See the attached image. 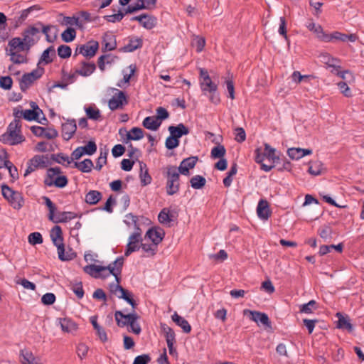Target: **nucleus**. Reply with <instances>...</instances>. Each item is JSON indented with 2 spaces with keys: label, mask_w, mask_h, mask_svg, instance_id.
<instances>
[{
  "label": "nucleus",
  "mask_w": 364,
  "mask_h": 364,
  "mask_svg": "<svg viewBox=\"0 0 364 364\" xmlns=\"http://www.w3.org/2000/svg\"><path fill=\"white\" fill-rule=\"evenodd\" d=\"M23 38L15 37L10 40L12 47L19 48L20 50L29 51L31 47L38 43L41 36L39 34V28H37L36 23L28 26L22 32Z\"/></svg>",
  "instance_id": "obj_1"
},
{
  "label": "nucleus",
  "mask_w": 364,
  "mask_h": 364,
  "mask_svg": "<svg viewBox=\"0 0 364 364\" xmlns=\"http://www.w3.org/2000/svg\"><path fill=\"white\" fill-rule=\"evenodd\" d=\"M115 321L119 327H124L129 326L128 331L132 332L136 335H139L141 332V328L137 320L139 316L133 311V312L124 314L122 311H116L114 313Z\"/></svg>",
  "instance_id": "obj_2"
},
{
  "label": "nucleus",
  "mask_w": 364,
  "mask_h": 364,
  "mask_svg": "<svg viewBox=\"0 0 364 364\" xmlns=\"http://www.w3.org/2000/svg\"><path fill=\"white\" fill-rule=\"evenodd\" d=\"M163 174L166 178V193L173 196L180 189V171L176 166L168 165L163 168Z\"/></svg>",
  "instance_id": "obj_3"
},
{
  "label": "nucleus",
  "mask_w": 364,
  "mask_h": 364,
  "mask_svg": "<svg viewBox=\"0 0 364 364\" xmlns=\"http://www.w3.org/2000/svg\"><path fill=\"white\" fill-rule=\"evenodd\" d=\"M124 257L120 256L116 259L115 261L110 263L107 266H100L96 264H91L89 269H95L96 273L108 271L109 275L112 274L115 277V280L118 284L121 282V274L124 265Z\"/></svg>",
  "instance_id": "obj_4"
},
{
  "label": "nucleus",
  "mask_w": 364,
  "mask_h": 364,
  "mask_svg": "<svg viewBox=\"0 0 364 364\" xmlns=\"http://www.w3.org/2000/svg\"><path fill=\"white\" fill-rule=\"evenodd\" d=\"M50 237L53 243L57 247L58 258L61 261H68L73 259L70 255H65V245L63 243V231L59 225L54 226L50 230Z\"/></svg>",
  "instance_id": "obj_5"
},
{
  "label": "nucleus",
  "mask_w": 364,
  "mask_h": 364,
  "mask_svg": "<svg viewBox=\"0 0 364 364\" xmlns=\"http://www.w3.org/2000/svg\"><path fill=\"white\" fill-rule=\"evenodd\" d=\"M1 188L3 197L14 209L19 210L23 206L24 199L20 192L14 191L5 183H3Z\"/></svg>",
  "instance_id": "obj_6"
},
{
  "label": "nucleus",
  "mask_w": 364,
  "mask_h": 364,
  "mask_svg": "<svg viewBox=\"0 0 364 364\" xmlns=\"http://www.w3.org/2000/svg\"><path fill=\"white\" fill-rule=\"evenodd\" d=\"M117 92L108 101V107L112 111L122 109L129 103L128 96L125 92L113 88Z\"/></svg>",
  "instance_id": "obj_7"
},
{
  "label": "nucleus",
  "mask_w": 364,
  "mask_h": 364,
  "mask_svg": "<svg viewBox=\"0 0 364 364\" xmlns=\"http://www.w3.org/2000/svg\"><path fill=\"white\" fill-rule=\"evenodd\" d=\"M99 49V43L97 41H90L87 44L78 46L75 51L74 57L78 54H82L83 56L91 58L94 57Z\"/></svg>",
  "instance_id": "obj_8"
},
{
  "label": "nucleus",
  "mask_w": 364,
  "mask_h": 364,
  "mask_svg": "<svg viewBox=\"0 0 364 364\" xmlns=\"http://www.w3.org/2000/svg\"><path fill=\"white\" fill-rule=\"evenodd\" d=\"M323 41L331 42L333 41H338L341 42H346L348 41L350 42H355L358 39V36L355 33L345 34L339 31H334L330 34L323 35Z\"/></svg>",
  "instance_id": "obj_9"
},
{
  "label": "nucleus",
  "mask_w": 364,
  "mask_h": 364,
  "mask_svg": "<svg viewBox=\"0 0 364 364\" xmlns=\"http://www.w3.org/2000/svg\"><path fill=\"white\" fill-rule=\"evenodd\" d=\"M243 315L247 316L251 321L258 323L260 322L265 326L270 327L271 321L267 314L249 309L243 310Z\"/></svg>",
  "instance_id": "obj_10"
},
{
  "label": "nucleus",
  "mask_w": 364,
  "mask_h": 364,
  "mask_svg": "<svg viewBox=\"0 0 364 364\" xmlns=\"http://www.w3.org/2000/svg\"><path fill=\"white\" fill-rule=\"evenodd\" d=\"M26 140L25 136L21 132L10 131L6 132L0 136V141L3 144H9L10 145H16Z\"/></svg>",
  "instance_id": "obj_11"
},
{
  "label": "nucleus",
  "mask_w": 364,
  "mask_h": 364,
  "mask_svg": "<svg viewBox=\"0 0 364 364\" xmlns=\"http://www.w3.org/2000/svg\"><path fill=\"white\" fill-rule=\"evenodd\" d=\"M37 28H39V33L41 32L46 36V41L53 43L57 38L58 29L56 26L52 25H44L42 22L36 23Z\"/></svg>",
  "instance_id": "obj_12"
},
{
  "label": "nucleus",
  "mask_w": 364,
  "mask_h": 364,
  "mask_svg": "<svg viewBox=\"0 0 364 364\" xmlns=\"http://www.w3.org/2000/svg\"><path fill=\"white\" fill-rule=\"evenodd\" d=\"M11 45L10 41H9V48L6 49V55H10V60L14 64L27 63L28 59L26 56L18 53L20 52L19 48H13Z\"/></svg>",
  "instance_id": "obj_13"
},
{
  "label": "nucleus",
  "mask_w": 364,
  "mask_h": 364,
  "mask_svg": "<svg viewBox=\"0 0 364 364\" xmlns=\"http://www.w3.org/2000/svg\"><path fill=\"white\" fill-rule=\"evenodd\" d=\"M146 237L150 239L153 244L158 247L165 236V231L163 228L159 227H154L149 228L146 232Z\"/></svg>",
  "instance_id": "obj_14"
},
{
  "label": "nucleus",
  "mask_w": 364,
  "mask_h": 364,
  "mask_svg": "<svg viewBox=\"0 0 364 364\" xmlns=\"http://www.w3.org/2000/svg\"><path fill=\"white\" fill-rule=\"evenodd\" d=\"M198 161V157L196 156L186 158L181 162L177 168L179 170L181 174L188 176L191 174L190 169L195 167Z\"/></svg>",
  "instance_id": "obj_15"
},
{
  "label": "nucleus",
  "mask_w": 364,
  "mask_h": 364,
  "mask_svg": "<svg viewBox=\"0 0 364 364\" xmlns=\"http://www.w3.org/2000/svg\"><path fill=\"white\" fill-rule=\"evenodd\" d=\"M77 130L76 122L74 119H68L62 124V136L64 140H70Z\"/></svg>",
  "instance_id": "obj_16"
},
{
  "label": "nucleus",
  "mask_w": 364,
  "mask_h": 364,
  "mask_svg": "<svg viewBox=\"0 0 364 364\" xmlns=\"http://www.w3.org/2000/svg\"><path fill=\"white\" fill-rule=\"evenodd\" d=\"M102 43L103 46L102 48L103 52L114 50L117 48L116 36H114L112 32L107 31L102 36Z\"/></svg>",
  "instance_id": "obj_17"
},
{
  "label": "nucleus",
  "mask_w": 364,
  "mask_h": 364,
  "mask_svg": "<svg viewBox=\"0 0 364 364\" xmlns=\"http://www.w3.org/2000/svg\"><path fill=\"white\" fill-rule=\"evenodd\" d=\"M117 289H119V291L120 292L119 295H117L119 299H122L127 302L132 308L133 311L137 307L138 304L134 299V294L132 291L123 288L120 284L117 283V286H116Z\"/></svg>",
  "instance_id": "obj_18"
},
{
  "label": "nucleus",
  "mask_w": 364,
  "mask_h": 364,
  "mask_svg": "<svg viewBox=\"0 0 364 364\" xmlns=\"http://www.w3.org/2000/svg\"><path fill=\"white\" fill-rule=\"evenodd\" d=\"M257 213L258 217L262 220H267L272 214L269 203L267 200L261 199L257 207Z\"/></svg>",
  "instance_id": "obj_19"
},
{
  "label": "nucleus",
  "mask_w": 364,
  "mask_h": 364,
  "mask_svg": "<svg viewBox=\"0 0 364 364\" xmlns=\"http://www.w3.org/2000/svg\"><path fill=\"white\" fill-rule=\"evenodd\" d=\"M143 46V41L141 38H129V43L119 49L121 52L132 53Z\"/></svg>",
  "instance_id": "obj_20"
},
{
  "label": "nucleus",
  "mask_w": 364,
  "mask_h": 364,
  "mask_svg": "<svg viewBox=\"0 0 364 364\" xmlns=\"http://www.w3.org/2000/svg\"><path fill=\"white\" fill-rule=\"evenodd\" d=\"M312 154V150L309 149L289 148L287 150V154L292 160H299L306 155Z\"/></svg>",
  "instance_id": "obj_21"
},
{
  "label": "nucleus",
  "mask_w": 364,
  "mask_h": 364,
  "mask_svg": "<svg viewBox=\"0 0 364 364\" xmlns=\"http://www.w3.org/2000/svg\"><path fill=\"white\" fill-rule=\"evenodd\" d=\"M168 129L171 134L178 139L183 136L188 134L190 132L189 129L183 123H180L176 126H169Z\"/></svg>",
  "instance_id": "obj_22"
},
{
  "label": "nucleus",
  "mask_w": 364,
  "mask_h": 364,
  "mask_svg": "<svg viewBox=\"0 0 364 364\" xmlns=\"http://www.w3.org/2000/svg\"><path fill=\"white\" fill-rule=\"evenodd\" d=\"M82 68L75 70V73L83 77H87L93 73L96 69V65L94 63H87L86 61L81 62Z\"/></svg>",
  "instance_id": "obj_23"
},
{
  "label": "nucleus",
  "mask_w": 364,
  "mask_h": 364,
  "mask_svg": "<svg viewBox=\"0 0 364 364\" xmlns=\"http://www.w3.org/2000/svg\"><path fill=\"white\" fill-rule=\"evenodd\" d=\"M171 318L173 321L180 326L184 333H189L191 331V326L188 321L179 316L176 312L172 315Z\"/></svg>",
  "instance_id": "obj_24"
},
{
  "label": "nucleus",
  "mask_w": 364,
  "mask_h": 364,
  "mask_svg": "<svg viewBox=\"0 0 364 364\" xmlns=\"http://www.w3.org/2000/svg\"><path fill=\"white\" fill-rule=\"evenodd\" d=\"M336 316L338 318L336 325L338 328L346 329L348 332L353 331V326L350 323L348 316L345 317L341 312H337Z\"/></svg>",
  "instance_id": "obj_25"
},
{
  "label": "nucleus",
  "mask_w": 364,
  "mask_h": 364,
  "mask_svg": "<svg viewBox=\"0 0 364 364\" xmlns=\"http://www.w3.org/2000/svg\"><path fill=\"white\" fill-rule=\"evenodd\" d=\"M60 324L63 331L74 333L77 331V324L68 318H60Z\"/></svg>",
  "instance_id": "obj_26"
},
{
  "label": "nucleus",
  "mask_w": 364,
  "mask_h": 364,
  "mask_svg": "<svg viewBox=\"0 0 364 364\" xmlns=\"http://www.w3.org/2000/svg\"><path fill=\"white\" fill-rule=\"evenodd\" d=\"M55 56L56 54L55 48L53 46H51L43 52L38 65L41 64L42 62H43L46 65L51 63Z\"/></svg>",
  "instance_id": "obj_27"
},
{
  "label": "nucleus",
  "mask_w": 364,
  "mask_h": 364,
  "mask_svg": "<svg viewBox=\"0 0 364 364\" xmlns=\"http://www.w3.org/2000/svg\"><path fill=\"white\" fill-rule=\"evenodd\" d=\"M139 166H140V180H141V184L142 186H147L151 183V176L149 173V171L146 168V165L142 161H139Z\"/></svg>",
  "instance_id": "obj_28"
},
{
  "label": "nucleus",
  "mask_w": 364,
  "mask_h": 364,
  "mask_svg": "<svg viewBox=\"0 0 364 364\" xmlns=\"http://www.w3.org/2000/svg\"><path fill=\"white\" fill-rule=\"evenodd\" d=\"M45 159H47V156L36 155L28 161V164L33 165L34 168H46L50 165L51 163L48 161H46Z\"/></svg>",
  "instance_id": "obj_29"
},
{
  "label": "nucleus",
  "mask_w": 364,
  "mask_h": 364,
  "mask_svg": "<svg viewBox=\"0 0 364 364\" xmlns=\"http://www.w3.org/2000/svg\"><path fill=\"white\" fill-rule=\"evenodd\" d=\"M102 194L99 191H90L85 196V202L89 205H96L102 199Z\"/></svg>",
  "instance_id": "obj_30"
},
{
  "label": "nucleus",
  "mask_w": 364,
  "mask_h": 364,
  "mask_svg": "<svg viewBox=\"0 0 364 364\" xmlns=\"http://www.w3.org/2000/svg\"><path fill=\"white\" fill-rule=\"evenodd\" d=\"M127 139L124 143H127L128 141L134 140L137 141L144 137V131L139 127H133L129 132H127Z\"/></svg>",
  "instance_id": "obj_31"
},
{
  "label": "nucleus",
  "mask_w": 364,
  "mask_h": 364,
  "mask_svg": "<svg viewBox=\"0 0 364 364\" xmlns=\"http://www.w3.org/2000/svg\"><path fill=\"white\" fill-rule=\"evenodd\" d=\"M77 214L73 212H59L58 215L53 217V223H67L68 221L75 218Z\"/></svg>",
  "instance_id": "obj_32"
},
{
  "label": "nucleus",
  "mask_w": 364,
  "mask_h": 364,
  "mask_svg": "<svg viewBox=\"0 0 364 364\" xmlns=\"http://www.w3.org/2000/svg\"><path fill=\"white\" fill-rule=\"evenodd\" d=\"M318 304L315 300H311L306 304L299 306V313L310 314L318 309Z\"/></svg>",
  "instance_id": "obj_33"
},
{
  "label": "nucleus",
  "mask_w": 364,
  "mask_h": 364,
  "mask_svg": "<svg viewBox=\"0 0 364 364\" xmlns=\"http://www.w3.org/2000/svg\"><path fill=\"white\" fill-rule=\"evenodd\" d=\"M142 125L147 129L156 131L161 125V122H159L155 117H146L142 122Z\"/></svg>",
  "instance_id": "obj_34"
},
{
  "label": "nucleus",
  "mask_w": 364,
  "mask_h": 364,
  "mask_svg": "<svg viewBox=\"0 0 364 364\" xmlns=\"http://www.w3.org/2000/svg\"><path fill=\"white\" fill-rule=\"evenodd\" d=\"M93 166V163L90 159H85L81 162L74 163V167L83 173H90L92 171Z\"/></svg>",
  "instance_id": "obj_35"
},
{
  "label": "nucleus",
  "mask_w": 364,
  "mask_h": 364,
  "mask_svg": "<svg viewBox=\"0 0 364 364\" xmlns=\"http://www.w3.org/2000/svg\"><path fill=\"white\" fill-rule=\"evenodd\" d=\"M62 25H75L79 29L83 30L84 26L82 21L79 19V16H64L63 21L61 22Z\"/></svg>",
  "instance_id": "obj_36"
},
{
  "label": "nucleus",
  "mask_w": 364,
  "mask_h": 364,
  "mask_svg": "<svg viewBox=\"0 0 364 364\" xmlns=\"http://www.w3.org/2000/svg\"><path fill=\"white\" fill-rule=\"evenodd\" d=\"M157 24V18L152 16L145 14V18L141 22L140 25L147 30H151Z\"/></svg>",
  "instance_id": "obj_37"
},
{
  "label": "nucleus",
  "mask_w": 364,
  "mask_h": 364,
  "mask_svg": "<svg viewBox=\"0 0 364 364\" xmlns=\"http://www.w3.org/2000/svg\"><path fill=\"white\" fill-rule=\"evenodd\" d=\"M161 328L165 333L166 343H176V335L174 331L166 323H161Z\"/></svg>",
  "instance_id": "obj_38"
},
{
  "label": "nucleus",
  "mask_w": 364,
  "mask_h": 364,
  "mask_svg": "<svg viewBox=\"0 0 364 364\" xmlns=\"http://www.w3.org/2000/svg\"><path fill=\"white\" fill-rule=\"evenodd\" d=\"M190 183L193 188L201 189L205 186L206 179L200 175H196L190 179Z\"/></svg>",
  "instance_id": "obj_39"
},
{
  "label": "nucleus",
  "mask_w": 364,
  "mask_h": 364,
  "mask_svg": "<svg viewBox=\"0 0 364 364\" xmlns=\"http://www.w3.org/2000/svg\"><path fill=\"white\" fill-rule=\"evenodd\" d=\"M69 286L70 287V289L74 292L78 299H82L84 296L85 291L82 282H70Z\"/></svg>",
  "instance_id": "obj_40"
},
{
  "label": "nucleus",
  "mask_w": 364,
  "mask_h": 364,
  "mask_svg": "<svg viewBox=\"0 0 364 364\" xmlns=\"http://www.w3.org/2000/svg\"><path fill=\"white\" fill-rule=\"evenodd\" d=\"M326 64L328 66L333 68L331 70V73L339 76L342 79H346V75H349L351 78H353V74L352 73L348 70H344V71H340L339 69L341 68L340 65H336L335 64H331L329 63V61L326 62Z\"/></svg>",
  "instance_id": "obj_41"
},
{
  "label": "nucleus",
  "mask_w": 364,
  "mask_h": 364,
  "mask_svg": "<svg viewBox=\"0 0 364 364\" xmlns=\"http://www.w3.org/2000/svg\"><path fill=\"white\" fill-rule=\"evenodd\" d=\"M76 38V31L72 27H68L62 33V41L65 43H70Z\"/></svg>",
  "instance_id": "obj_42"
},
{
  "label": "nucleus",
  "mask_w": 364,
  "mask_h": 364,
  "mask_svg": "<svg viewBox=\"0 0 364 364\" xmlns=\"http://www.w3.org/2000/svg\"><path fill=\"white\" fill-rule=\"evenodd\" d=\"M323 164L319 161L310 162L308 172L312 176H318L322 173Z\"/></svg>",
  "instance_id": "obj_43"
},
{
  "label": "nucleus",
  "mask_w": 364,
  "mask_h": 364,
  "mask_svg": "<svg viewBox=\"0 0 364 364\" xmlns=\"http://www.w3.org/2000/svg\"><path fill=\"white\" fill-rule=\"evenodd\" d=\"M225 154L226 149L225 146L218 143V145L212 149L210 156L213 159H222L224 158Z\"/></svg>",
  "instance_id": "obj_44"
},
{
  "label": "nucleus",
  "mask_w": 364,
  "mask_h": 364,
  "mask_svg": "<svg viewBox=\"0 0 364 364\" xmlns=\"http://www.w3.org/2000/svg\"><path fill=\"white\" fill-rule=\"evenodd\" d=\"M34 80L27 73L23 75L19 81L20 89L22 92H26L28 87L33 83Z\"/></svg>",
  "instance_id": "obj_45"
},
{
  "label": "nucleus",
  "mask_w": 364,
  "mask_h": 364,
  "mask_svg": "<svg viewBox=\"0 0 364 364\" xmlns=\"http://www.w3.org/2000/svg\"><path fill=\"white\" fill-rule=\"evenodd\" d=\"M84 155L92 156L97 151V145L95 141L90 140L85 146H80Z\"/></svg>",
  "instance_id": "obj_46"
},
{
  "label": "nucleus",
  "mask_w": 364,
  "mask_h": 364,
  "mask_svg": "<svg viewBox=\"0 0 364 364\" xmlns=\"http://www.w3.org/2000/svg\"><path fill=\"white\" fill-rule=\"evenodd\" d=\"M68 183V179L66 176H58L54 181L49 182L50 187L55 186L56 188H63Z\"/></svg>",
  "instance_id": "obj_47"
},
{
  "label": "nucleus",
  "mask_w": 364,
  "mask_h": 364,
  "mask_svg": "<svg viewBox=\"0 0 364 364\" xmlns=\"http://www.w3.org/2000/svg\"><path fill=\"white\" fill-rule=\"evenodd\" d=\"M42 199L44 200L45 205L49 210L48 219L53 220L54 213L57 209L56 205L52 202V200L47 196H43Z\"/></svg>",
  "instance_id": "obj_48"
},
{
  "label": "nucleus",
  "mask_w": 364,
  "mask_h": 364,
  "mask_svg": "<svg viewBox=\"0 0 364 364\" xmlns=\"http://www.w3.org/2000/svg\"><path fill=\"white\" fill-rule=\"evenodd\" d=\"M85 112L87 118L92 120H98L101 118L100 111L95 107L91 106L85 108Z\"/></svg>",
  "instance_id": "obj_49"
},
{
  "label": "nucleus",
  "mask_w": 364,
  "mask_h": 364,
  "mask_svg": "<svg viewBox=\"0 0 364 364\" xmlns=\"http://www.w3.org/2000/svg\"><path fill=\"white\" fill-rule=\"evenodd\" d=\"M57 51L58 56L63 59L70 58L72 54L71 48L67 45H60Z\"/></svg>",
  "instance_id": "obj_50"
},
{
  "label": "nucleus",
  "mask_w": 364,
  "mask_h": 364,
  "mask_svg": "<svg viewBox=\"0 0 364 364\" xmlns=\"http://www.w3.org/2000/svg\"><path fill=\"white\" fill-rule=\"evenodd\" d=\"M307 28H309V31H314L315 33H316L317 35V38L318 39H320L321 41H323V35H326L327 33H326L324 31H323V28L321 27V26L320 25H316L314 23H310L308 26H307Z\"/></svg>",
  "instance_id": "obj_51"
},
{
  "label": "nucleus",
  "mask_w": 364,
  "mask_h": 364,
  "mask_svg": "<svg viewBox=\"0 0 364 364\" xmlns=\"http://www.w3.org/2000/svg\"><path fill=\"white\" fill-rule=\"evenodd\" d=\"M179 139L170 134V136L166 139L165 146L167 149L173 150L179 146Z\"/></svg>",
  "instance_id": "obj_52"
},
{
  "label": "nucleus",
  "mask_w": 364,
  "mask_h": 364,
  "mask_svg": "<svg viewBox=\"0 0 364 364\" xmlns=\"http://www.w3.org/2000/svg\"><path fill=\"white\" fill-rule=\"evenodd\" d=\"M143 251L148 254V256H154L156 254L158 250V247L154 244H146V243H141V247Z\"/></svg>",
  "instance_id": "obj_53"
},
{
  "label": "nucleus",
  "mask_w": 364,
  "mask_h": 364,
  "mask_svg": "<svg viewBox=\"0 0 364 364\" xmlns=\"http://www.w3.org/2000/svg\"><path fill=\"white\" fill-rule=\"evenodd\" d=\"M173 215L171 214H169L168 211L166 208H164L161 210V211L159 213L158 215L159 221L162 223H170L173 220L172 219Z\"/></svg>",
  "instance_id": "obj_54"
},
{
  "label": "nucleus",
  "mask_w": 364,
  "mask_h": 364,
  "mask_svg": "<svg viewBox=\"0 0 364 364\" xmlns=\"http://www.w3.org/2000/svg\"><path fill=\"white\" fill-rule=\"evenodd\" d=\"M28 242L32 245L41 244V243H43V241L41 234L38 232H34L31 233L28 235Z\"/></svg>",
  "instance_id": "obj_55"
},
{
  "label": "nucleus",
  "mask_w": 364,
  "mask_h": 364,
  "mask_svg": "<svg viewBox=\"0 0 364 364\" xmlns=\"http://www.w3.org/2000/svg\"><path fill=\"white\" fill-rule=\"evenodd\" d=\"M13 85V80L10 76H2L0 77V87L5 90H9Z\"/></svg>",
  "instance_id": "obj_56"
},
{
  "label": "nucleus",
  "mask_w": 364,
  "mask_h": 364,
  "mask_svg": "<svg viewBox=\"0 0 364 364\" xmlns=\"http://www.w3.org/2000/svg\"><path fill=\"white\" fill-rule=\"evenodd\" d=\"M145 9L142 0H137L134 4L128 5L126 13H135L139 10Z\"/></svg>",
  "instance_id": "obj_57"
},
{
  "label": "nucleus",
  "mask_w": 364,
  "mask_h": 364,
  "mask_svg": "<svg viewBox=\"0 0 364 364\" xmlns=\"http://www.w3.org/2000/svg\"><path fill=\"white\" fill-rule=\"evenodd\" d=\"M141 247V243L134 242H128L126 250L124 251V256L129 257L132 252L138 251Z\"/></svg>",
  "instance_id": "obj_58"
},
{
  "label": "nucleus",
  "mask_w": 364,
  "mask_h": 364,
  "mask_svg": "<svg viewBox=\"0 0 364 364\" xmlns=\"http://www.w3.org/2000/svg\"><path fill=\"white\" fill-rule=\"evenodd\" d=\"M40 8L38 5H34L32 6H30L29 8L22 10L21 12L20 16H18L17 18H18V21L20 23H23L28 16V15L31 14V11L34 10H38Z\"/></svg>",
  "instance_id": "obj_59"
},
{
  "label": "nucleus",
  "mask_w": 364,
  "mask_h": 364,
  "mask_svg": "<svg viewBox=\"0 0 364 364\" xmlns=\"http://www.w3.org/2000/svg\"><path fill=\"white\" fill-rule=\"evenodd\" d=\"M128 156L131 159H134L136 161H139V158L141 156V153L138 148L134 147L132 144H129L128 146Z\"/></svg>",
  "instance_id": "obj_60"
},
{
  "label": "nucleus",
  "mask_w": 364,
  "mask_h": 364,
  "mask_svg": "<svg viewBox=\"0 0 364 364\" xmlns=\"http://www.w3.org/2000/svg\"><path fill=\"white\" fill-rule=\"evenodd\" d=\"M264 153L266 158L269 161L275 159L277 156L276 154V149L267 143L264 144Z\"/></svg>",
  "instance_id": "obj_61"
},
{
  "label": "nucleus",
  "mask_w": 364,
  "mask_h": 364,
  "mask_svg": "<svg viewBox=\"0 0 364 364\" xmlns=\"http://www.w3.org/2000/svg\"><path fill=\"white\" fill-rule=\"evenodd\" d=\"M104 18L111 23L119 22L123 18L122 11L119 10L117 14L105 16Z\"/></svg>",
  "instance_id": "obj_62"
},
{
  "label": "nucleus",
  "mask_w": 364,
  "mask_h": 364,
  "mask_svg": "<svg viewBox=\"0 0 364 364\" xmlns=\"http://www.w3.org/2000/svg\"><path fill=\"white\" fill-rule=\"evenodd\" d=\"M56 299L55 295L53 293H46L41 297V302L44 305H52L55 303Z\"/></svg>",
  "instance_id": "obj_63"
},
{
  "label": "nucleus",
  "mask_w": 364,
  "mask_h": 364,
  "mask_svg": "<svg viewBox=\"0 0 364 364\" xmlns=\"http://www.w3.org/2000/svg\"><path fill=\"white\" fill-rule=\"evenodd\" d=\"M151 361V357L149 354H142L137 355L132 364H148Z\"/></svg>",
  "instance_id": "obj_64"
}]
</instances>
